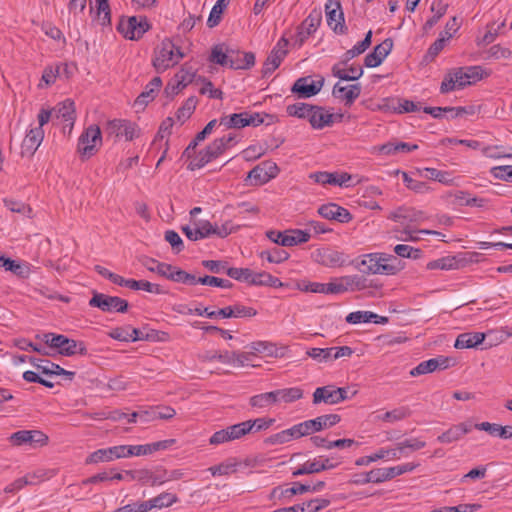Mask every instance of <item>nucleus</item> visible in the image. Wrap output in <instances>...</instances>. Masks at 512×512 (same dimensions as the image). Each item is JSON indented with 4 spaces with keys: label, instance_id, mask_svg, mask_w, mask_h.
<instances>
[{
    "label": "nucleus",
    "instance_id": "obj_16",
    "mask_svg": "<svg viewBox=\"0 0 512 512\" xmlns=\"http://www.w3.org/2000/svg\"><path fill=\"white\" fill-rule=\"evenodd\" d=\"M324 85V78L314 81L310 76L301 77L295 81L291 91L299 98H310L318 94Z\"/></svg>",
    "mask_w": 512,
    "mask_h": 512
},
{
    "label": "nucleus",
    "instance_id": "obj_39",
    "mask_svg": "<svg viewBox=\"0 0 512 512\" xmlns=\"http://www.w3.org/2000/svg\"><path fill=\"white\" fill-rule=\"evenodd\" d=\"M336 396V388L333 386L318 387L313 393V403L319 404L324 402L330 405L337 404Z\"/></svg>",
    "mask_w": 512,
    "mask_h": 512
},
{
    "label": "nucleus",
    "instance_id": "obj_57",
    "mask_svg": "<svg viewBox=\"0 0 512 512\" xmlns=\"http://www.w3.org/2000/svg\"><path fill=\"white\" fill-rule=\"evenodd\" d=\"M508 152L507 149L504 146H487L482 149L483 155L489 158H502V157H512V148L509 149Z\"/></svg>",
    "mask_w": 512,
    "mask_h": 512
},
{
    "label": "nucleus",
    "instance_id": "obj_23",
    "mask_svg": "<svg viewBox=\"0 0 512 512\" xmlns=\"http://www.w3.org/2000/svg\"><path fill=\"white\" fill-rule=\"evenodd\" d=\"M30 363L38 370L39 373L44 375H64L69 380L75 376V372L65 370L60 365L50 362L49 360L30 358Z\"/></svg>",
    "mask_w": 512,
    "mask_h": 512
},
{
    "label": "nucleus",
    "instance_id": "obj_31",
    "mask_svg": "<svg viewBox=\"0 0 512 512\" xmlns=\"http://www.w3.org/2000/svg\"><path fill=\"white\" fill-rule=\"evenodd\" d=\"M471 431V425L467 423H459L450 427L447 431L437 437L440 443H452L460 440L465 434Z\"/></svg>",
    "mask_w": 512,
    "mask_h": 512
},
{
    "label": "nucleus",
    "instance_id": "obj_32",
    "mask_svg": "<svg viewBox=\"0 0 512 512\" xmlns=\"http://www.w3.org/2000/svg\"><path fill=\"white\" fill-rule=\"evenodd\" d=\"M333 117L334 115L327 112L324 108L314 106L309 122L314 129H322L332 125Z\"/></svg>",
    "mask_w": 512,
    "mask_h": 512
},
{
    "label": "nucleus",
    "instance_id": "obj_6",
    "mask_svg": "<svg viewBox=\"0 0 512 512\" xmlns=\"http://www.w3.org/2000/svg\"><path fill=\"white\" fill-rule=\"evenodd\" d=\"M189 313H195L199 316L205 314L208 318L223 317V318H245L253 317L257 314V311L252 307H247L241 304H235L219 309L218 311H209L208 308L201 310L196 308L195 310L189 309Z\"/></svg>",
    "mask_w": 512,
    "mask_h": 512
},
{
    "label": "nucleus",
    "instance_id": "obj_25",
    "mask_svg": "<svg viewBox=\"0 0 512 512\" xmlns=\"http://www.w3.org/2000/svg\"><path fill=\"white\" fill-rule=\"evenodd\" d=\"M228 57V66L231 69H250L255 64V55L252 52H241L230 48Z\"/></svg>",
    "mask_w": 512,
    "mask_h": 512
},
{
    "label": "nucleus",
    "instance_id": "obj_4",
    "mask_svg": "<svg viewBox=\"0 0 512 512\" xmlns=\"http://www.w3.org/2000/svg\"><path fill=\"white\" fill-rule=\"evenodd\" d=\"M140 445H119L105 449H98L86 458V464H98L101 462H110L114 459L126 458L131 456H142L138 452Z\"/></svg>",
    "mask_w": 512,
    "mask_h": 512
},
{
    "label": "nucleus",
    "instance_id": "obj_60",
    "mask_svg": "<svg viewBox=\"0 0 512 512\" xmlns=\"http://www.w3.org/2000/svg\"><path fill=\"white\" fill-rule=\"evenodd\" d=\"M486 56H485V59H507L511 56V51L510 49L506 48V47H502L501 45L499 44H496V45H493L492 47H490L486 52H485Z\"/></svg>",
    "mask_w": 512,
    "mask_h": 512
},
{
    "label": "nucleus",
    "instance_id": "obj_11",
    "mask_svg": "<svg viewBox=\"0 0 512 512\" xmlns=\"http://www.w3.org/2000/svg\"><path fill=\"white\" fill-rule=\"evenodd\" d=\"M181 231L190 241H198L214 235V225L208 220L193 219L191 224L182 225Z\"/></svg>",
    "mask_w": 512,
    "mask_h": 512
},
{
    "label": "nucleus",
    "instance_id": "obj_13",
    "mask_svg": "<svg viewBox=\"0 0 512 512\" xmlns=\"http://www.w3.org/2000/svg\"><path fill=\"white\" fill-rule=\"evenodd\" d=\"M327 24L338 34H345L347 27L345 26L344 14L339 0H328L325 5Z\"/></svg>",
    "mask_w": 512,
    "mask_h": 512
},
{
    "label": "nucleus",
    "instance_id": "obj_53",
    "mask_svg": "<svg viewBox=\"0 0 512 512\" xmlns=\"http://www.w3.org/2000/svg\"><path fill=\"white\" fill-rule=\"evenodd\" d=\"M228 3L227 0H218L216 2L207 20L208 27L213 28L219 24L222 12L227 7Z\"/></svg>",
    "mask_w": 512,
    "mask_h": 512
},
{
    "label": "nucleus",
    "instance_id": "obj_33",
    "mask_svg": "<svg viewBox=\"0 0 512 512\" xmlns=\"http://www.w3.org/2000/svg\"><path fill=\"white\" fill-rule=\"evenodd\" d=\"M448 7L449 3L446 0H433L430 7L433 16L425 22L423 29L425 31L432 29L434 25H436L438 21L446 14Z\"/></svg>",
    "mask_w": 512,
    "mask_h": 512
},
{
    "label": "nucleus",
    "instance_id": "obj_49",
    "mask_svg": "<svg viewBox=\"0 0 512 512\" xmlns=\"http://www.w3.org/2000/svg\"><path fill=\"white\" fill-rule=\"evenodd\" d=\"M452 38V33L447 32V36H444L443 33H440L438 39H436L428 48L427 53L425 55L426 59L433 60L445 47L446 43Z\"/></svg>",
    "mask_w": 512,
    "mask_h": 512
},
{
    "label": "nucleus",
    "instance_id": "obj_37",
    "mask_svg": "<svg viewBox=\"0 0 512 512\" xmlns=\"http://www.w3.org/2000/svg\"><path fill=\"white\" fill-rule=\"evenodd\" d=\"M0 262L1 266L4 267L6 271H10L20 278H28L30 275V268L26 264H22L6 256L0 257Z\"/></svg>",
    "mask_w": 512,
    "mask_h": 512
},
{
    "label": "nucleus",
    "instance_id": "obj_34",
    "mask_svg": "<svg viewBox=\"0 0 512 512\" xmlns=\"http://www.w3.org/2000/svg\"><path fill=\"white\" fill-rule=\"evenodd\" d=\"M140 263L150 272L157 273L158 275L168 279L169 272L173 265L164 262H159L154 258L143 256L139 259Z\"/></svg>",
    "mask_w": 512,
    "mask_h": 512
},
{
    "label": "nucleus",
    "instance_id": "obj_29",
    "mask_svg": "<svg viewBox=\"0 0 512 512\" xmlns=\"http://www.w3.org/2000/svg\"><path fill=\"white\" fill-rule=\"evenodd\" d=\"M360 94V84L341 86L339 83H336L332 90V95L334 97L342 98L345 101L346 106H351L354 103V101L360 96Z\"/></svg>",
    "mask_w": 512,
    "mask_h": 512
},
{
    "label": "nucleus",
    "instance_id": "obj_51",
    "mask_svg": "<svg viewBox=\"0 0 512 512\" xmlns=\"http://www.w3.org/2000/svg\"><path fill=\"white\" fill-rule=\"evenodd\" d=\"M175 443L174 439H168V440H162L157 441L150 444H144L140 445V448L138 449V452L142 453L143 455H149L156 451L165 450L172 446Z\"/></svg>",
    "mask_w": 512,
    "mask_h": 512
},
{
    "label": "nucleus",
    "instance_id": "obj_22",
    "mask_svg": "<svg viewBox=\"0 0 512 512\" xmlns=\"http://www.w3.org/2000/svg\"><path fill=\"white\" fill-rule=\"evenodd\" d=\"M315 261L326 267H341L346 262L344 253L333 249H318L314 255Z\"/></svg>",
    "mask_w": 512,
    "mask_h": 512
},
{
    "label": "nucleus",
    "instance_id": "obj_17",
    "mask_svg": "<svg viewBox=\"0 0 512 512\" xmlns=\"http://www.w3.org/2000/svg\"><path fill=\"white\" fill-rule=\"evenodd\" d=\"M278 172L279 168L276 163L264 161L248 173V179L252 180L254 185H262L275 178Z\"/></svg>",
    "mask_w": 512,
    "mask_h": 512
},
{
    "label": "nucleus",
    "instance_id": "obj_12",
    "mask_svg": "<svg viewBox=\"0 0 512 512\" xmlns=\"http://www.w3.org/2000/svg\"><path fill=\"white\" fill-rule=\"evenodd\" d=\"M104 131L108 137L114 138L115 140L124 136L127 141H130L137 136L136 125L127 120H110L106 123Z\"/></svg>",
    "mask_w": 512,
    "mask_h": 512
},
{
    "label": "nucleus",
    "instance_id": "obj_30",
    "mask_svg": "<svg viewBox=\"0 0 512 512\" xmlns=\"http://www.w3.org/2000/svg\"><path fill=\"white\" fill-rule=\"evenodd\" d=\"M162 86V80L160 77H154L145 87L144 91L136 98L134 102L135 107H145L151 102L157 95L160 87Z\"/></svg>",
    "mask_w": 512,
    "mask_h": 512
},
{
    "label": "nucleus",
    "instance_id": "obj_15",
    "mask_svg": "<svg viewBox=\"0 0 512 512\" xmlns=\"http://www.w3.org/2000/svg\"><path fill=\"white\" fill-rule=\"evenodd\" d=\"M51 339L52 344L55 346V349H58V353L62 356H73L76 354L87 355L88 351L83 342H78L74 339H70L65 335L59 334L57 337Z\"/></svg>",
    "mask_w": 512,
    "mask_h": 512
},
{
    "label": "nucleus",
    "instance_id": "obj_47",
    "mask_svg": "<svg viewBox=\"0 0 512 512\" xmlns=\"http://www.w3.org/2000/svg\"><path fill=\"white\" fill-rule=\"evenodd\" d=\"M274 421V419L257 418L255 420L241 422V425L244 427V433L246 435L250 432L266 430L274 423Z\"/></svg>",
    "mask_w": 512,
    "mask_h": 512
},
{
    "label": "nucleus",
    "instance_id": "obj_21",
    "mask_svg": "<svg viewBox=\"0 0 512 512\" xmlns=\"http://www.w3.org/2000/svg\"><path fill=\"white\" fill-rule=\"evenodd\" d=\"M44 139V131L41 127L32 128L26 134L21 145V156L32 157Z\"/></svg>",
    "mask_w": 512,
    "mask_h": 512
},
{
    "label": "nucleus",
    "instance_id": "obj_14",
    "mask_svg": "<svg viewBox=\"0 0 512 512\" xmlns=\"http://www.w3.org/2000/svg\"><path fill=\"white\" fill-rule=\"evenodd\" d=\"M321 19V12L316 10L312 11L297 28L294 45L301 47L309 36L317 30L321 23Z\"/></svg>",
    "mask_w": 512,
    "mask_h": 512
},
{
    "label": "nucleus",
    "instance_id": "obj_59",
    "mask_svg": "<svg viewBox=\"0 0 512 512\" xmlns=\"http://www.w3.org/2000/svg\"><path fill=\"white\" fill-rule=\"evenodd\" d=\"M226 274L238 281H243L251 284L252 270L249 268H227Z\"/></svg>",
    "mask_w": 512,
    "mask_h": 512
},
{
    "label": "nucleus",
    "instance_id": "obj_18",
    "mask_svg": "<svg viewBox=\"0 0 512 512\" xmlns=\"http://www.w3.org/2000/svg\"><path fill=\"white\" fill-rule=\"evenodd\" d=\"M454 360L445 356H438L419 363L410 371V375L415 377L436 371L437 369H447L453 365Z\"/></svg>",
    "mask_w": 512,
    "mask_h": 512
},
{
    "label": "nucleus",
    "instance_id": "obj_43",
    "mask_svg": "<svg viewBox=\"0 0 512 512\" xmlns=\"http://www.w3.org/2000/svg\"><path fill=\"white\" fill-rule=\"evenodd\" d=\"M460 261L455 256H445L427 263L428 270H454L459 268Z\"/></svg>",
    "mask_w": 512,
    "mask_h": 512
},
{
    "label": "nucleus",
    "instance_id": "obj_44",
    "mask_svg": "<svg viewBox=\"0 0 512 512\" xmlns=\"http://www.w3.org/2000/svg\"><path fill=\"white\" fill-rule=\"evenodd\" d=\"M252 285L270 286V287H281L282 282L267 272L254 273L252 271L251 276Z\"/></svg>",
    "mask_w": 512,
    "mask_h": 512
},
{
    "label": "nucleus",
    "instance_id": "obj_26",
    "mask_svg": "<svg viewBox=\"0 0 512 512\" xmlns=\"http://www.w3.org/2000/svg\"><path fill=\"white\" fill-rule=\"evenodd\" d=\"M390 219L405 224V223H420L424 221L425 216L424 213L420 210H416L411 207H399L395 211H393L390 216Z\"/></svg>",
    "mask_w": 512,
    "mask_h": 512
},
{
    "label": "nucleus",
    "instance_id": "obj_54",
    "mask_svg": "<svg viewBox=\"0 0 512 512\" xmlns=\"http://www.w3.org/2000/svg\"><path fill=\"white\" fill-rule=\"evenodd\" d=\"M197 105V99L195 97H189L183 106H181L176 113V117L182 123L190 118Z\"/></svg>",
    "mask_w": 512,
    "mask_h": 512
},
{
    "label": "nucleus",
    "instance_id": "obj_19",
    "mask_svg": "<svg viewBox=\"0 0 512 512\" xmlns=\"http://www.w3.org/2000/svg\"><path fill=\"white\" fill-rule=\"evenodd\" d=\"M245 436L244 427L241 423L228 426L225 429L216 431L209 439L210 445H219L226 442L234 441Z\"/></svg>",
    "mask_w": 512,
    "mask_h": 512
},
{
    "label": "nucleus",
    "instance_id": "obj_38",
    "mask_svg": "<svg viewBox=\"0 0 512 512\" xmlns=\"http://www.w3.org/2000/svg\"><path fill=\"white\" fill-rule=\"evenodd\" d=\"M310 234L300 229L286 230V238L280 240L281 246L291 247L307 242Z\"/></svg>",
    "mask_w": 512,
    "mask_h": 512
},
{
    "label": "nucleus",
    "instance_id": "obj_64",
    "mask_svg": "<svg viewBox=\"0 0 512 512\" xmlns=\"http://www.w3.org/2000/svg\"><path fill=\"white\" fill-rule=\"evenodd\" d=\"M250 347L253 355L260 353L266 356H272L276 351L275 345L266 341L253 342Z\"/></svg>",
    "mask_w": 512,
    "mask_h": 512
},
{
    "label": "nucleus",
    "instance_id": "obj_48",
    "mask_svg": "<svg viewBox=\"0 0 512 512\" xmlns=\"http://www.w3.org/2000/svg\"><path fill=\"white\" fill-rule=\"evenodd\" d=\"M315 105H310L307 103H295L292 105H288L286 108V112L289 116L297 117V118H307L309 120L310 115L314 109Z\"/></svg>",
    "mask_w": 512,
    "mask_h": 512
},
{
    "label": "nucleus",
    "instance_id": "obj_62",
    "mask_svg": "<svg viewBox=\"0 0 512 512\" xmlns=\"http://www.w3.org/2000/svg\"><path fill=\"white\" fill-rule=\"evenodd\" d=\"M164 238L171 245V248L175 253L178 254L184 250V243L179 234L174 230H167Z\"/></svg>",
    "mask_w": 512,
    "mask_h": 512
},
{
    "label": "nucleus",
    "instance_id": "obj_3",
    "mask_svg": "<svg viewBox=\"0 0 512 512\" xmlns=\"http://www.w3.org/2000/svg\"><path fill=\"white\" fill-rule=\"evenodd\" d=\"M303 397L302 389L291 387L254 395L249 403L252 407L266 408L279 402L291 403Z\"/></svg>",
    "mask_w": 512,
    "mask_h": 512
},
{
    "label": "nucleus",
    "instance_id": "obj_58",
    "mask_svg": "<svg viewBox=\"0 0 512 512\" xmlns=\"http://www.w3.org/2000/svg\"><path fill=\"white\" fill-rule=\"evenodd\" d=\"M394 252L403 258H411L418 259L422 255V251L417 248H413L412 246L406 244H398L394 247Z\"/></svg>",
    "mask_w": 512,
    "mask_h": 512
},
{
    "label": "nucleus",
    "instance_id": "obj_27",
    "mask_svg": "<svg viewBox=\"0 0 512 512\" xmlns=\"http://www.w3.org/2000/svg\"><path fill=\"white\" fill-rule=\"evenodd\" d=\"M341 420L340 416L338 414H327L319 416L315 419L304 421V426L307 430V435H310L314 432H318L323 430L324 428H329L337 423H339Z\"/></svg>",
    "mask_w": 512,
    "mask_h": 512
},
{
    "label": "nucleus",
    "instance_id": "obj_36",
    "mask_svg": "<svg viewBox=\"0 0 512 512\" xmlns=\"http://www.w3.org/2000/svg\"><path fill=\"white\" fill-rule=\"evenodd\" d=\"M332 74L340 80L355 81L363 75V69L355 66H350L348 69H345L341 67L340 64H335L332 67Z\"/></svg>",
    "mask_w": 512,
    "mask_h": 512
},
{
    "label": "nucleus",
    "instance_id": "obj_56",
    "mask_svg": "<svg viewBox=\"0 0 512 512\" xmlns=\"http://www.w3.org/2000/svg\"><path fill=\"white\" fill-rule=\"evenodd\" d=\"M373 318H377V314L371 311H355L347 315L346 321L350 324H359L371 322Z\"/></svg>",
    "mask_w": 512,
    "mask_h": 512
},
{
    "label": "nucleus",
    "instance_id": "obj_45",
    "mask_svg": "<svg viewBox=\"0 0 512 512\" xmlns=\"http://www.w3.org/2000/svg\"><path fill=\"white\" fill-rule=\"evenodd\" d=\"M287 45L288 40L285 37H282L268 55L267 60H269L272 64L279 66L287 55Z\"/></svg>",
    "mask_w": 512,
    "mask_h": 512
},
{
    "label": "nucleus",
    "instance_id": "obj_50",
    "mask_svg": "<svg viewBox=\"0 0 512 512\" xmlns=\"http://www.w3.org/2000/svg\"><path fill=\"white\" fill-rule=\"evenodd\" d=\"M247 122L248 126H259L260 124L270 125L277 121V117L275 115L267 114V113H248L247 112Z\"/></svg>",
    "mask_w": 512,
    "mask_h": 512
},
{
    "label": "nucleus",
    "instance_id": "obj_55",
    "mask_svg": "<svg viewBox=\"0 0 512 512\" xmlns=\"http://www.w3.org/2000/svg\"><path fill=\"white\" fill-rule=\"evenodd\" d=\"M409 415V411L407 408L400 407L396 408L392 411L385 412L382 415H377L376 418L378 420L384 421V422H396L400 421L402 419H405Z\"/></svg>",
    "mask_w": 512,
    "mask_h": 512
},
{
    "label": "nucleus",
    "instance_id": "obj_63",
    "mask_svg": "<svg viewBox=\"0 0 512 512\" xmlns=\"http://www.w3.org/2000/svg\"><path fill=\"white\" fill-rule=\"evenodd\" d=\"M346 290H362L366 288V279L359 275L342 277Z\"/></svg>",
    "mask_w": 512,
    "mask_h": 512
},
{
    "label": "nucleus",
    "instance_id": "obj_20",
    "mask_svg": "<svg viewBox=\"0 0 512 512\" xmlns=\"http://www.w3.org/2000/svg\"><path fill=\"white\" fill-rule=\"evenodd\" d=\"M393 48V41L390 38L385 39L382 43L374 47L373 51L366 55L364 64L366 67L374 68L379 66L383 60L389 55Z\"/></svg>",
    "mask_w": 512,
    "mask_h": 512
},
{
    "label": "nucleus",
    "instance_id": "obj_8",
    "mask_svg": "<svg viewBox=\"0 0 512 512\" xmlns=\"http://www.w3.org/2000/svg\"><path fill=\"white\" fill-rule=\"evenodd\" d=\"M102 142L101 130L97 125H90L78 139V152L83 157H91Z\"/></svg>",
    "mask_w": 512,
    "mask_h": 512
},
{
    "label": "nucleus",
    "instance_id": "obj_1",
    "mask_svg": "<svg viewBox=\"0 0 512 512\" xmlns=\"http://www.w3.org/2000/svg\"><path fill=\"white\" fill-rule=\"evenodd\" d=\"M363 274L395 275L402 267L396 256L386 254H368L357 265Z\"/></svg>",
    "mask_w": 512,
    "mask_h": 512
},
{
    "label": "nucleus",
    "instance_id": "obj_2",
    "mask_svg": "<svg viewBox=\"0 0 512 512\" xmlns=\"http://www.w3.org/2000/svg\"><path fill=\"white\" fill-rule=\"evenodd\" d=\"M483 77V70L480 66L461 67L450 72L442 81L441 93H448L455 89L464 88Z\"/></svg>",
    "mask_w": 512,
    "mask_h": 512
},
{
    "label": "nucleus",
    "instance_id": "obj_10",
    "mask_svg": "<svg viewBox=\"0 0 512 512\" xmlns=\"http://www.w3.org/2000/svg\"><path fill=\"white\" fill-rule=\"evenodd\" d=\"M8 440L14 446L28 444L33 448L48 444V436L40 430H19L10 435Z\"/></svg>",
    "mask_w": 512,
    "mask_h": 512
},
{
    "label": "nucleus",
    "instance_id": "obj_35",
    "mask_svg": "<svg viewBox=\"0 0 512 512\" xmlns=\"http://www.w3.org/2000/svg\"><path fill=\"white\" fill-rule=\"evenodd\" d=\"M54 116L57 119H61L64 122H69L73 125L75 120V107L74 102L71 100H65L59 103L54 109Z\"/></svg>",
    "mask_w": 512,
    "mask_h": 512
},
{
    "label": "nucleus",
    "instance_id": "obj_41",
    "mask_svg": "<svg viewBox=\"0 0 512 512\" xmlns=\"http://www.w3.org/2000/svg\"><path fill=\"white\" fill-rule=\"evenodd\" d=\"M247 112L234 113L228 116H223L219 120V124L225 126L227 129H240L248 126Z\"/></svg>",
    "mask_w": 512,
    "mask_h": 512
},
{
    "label": "nucleus",
    "instance_id": "obj_61",
    "mask_svg": "<svg viewBox=\"0 0 512 512\" xmlns=\"http://www.w3.org/2000/svg\"><path fill=\"white\" fill-rule=\"evenodd\" d=\"M213 159L214 158L210 156V154L208 153V150L204 148L197 154V156L193 160L190 161L188 169L192 171L195 169H200Z\"/></svg>",
    "mask_w": 512,
    "mask_h": 512
},
{
    "label": "nucleus",
    "instance_id": "obj_7",
    "mask_svg": "<svg viewBox=\"0 0 512 512\" xmlns=\"http://www.w3.org/2000/svg\"><path fill=\"white\" fill-rule=\"evenodd\" d=\"M117 29L126 39L139 40L150 29V24L146 17L131 16L121 19Z\"/></svg>",
    "mask_w": 512,
    "mask_h": 512
},
{
    "label": "nucleus",
    "instance_id": "obj_42",
    "mask_svg": "<svg viewBox=\"0 0 512 512\" xmlns=\"http://www.w3.org/2000/svg\"><path fill=\"white\" fill-rule=\"evenodd\" d=\"M311 489L310 485L301 484L299 482H295L294 486L291 488H282V487H276L272 490L271 496L272 497H291L296 494H304L306 492H309Z\"/></svg>",
    "mask_w": 512,
    "mask_h": 512
},
{
    "label": "nucleus",
    "instance_id": "obj_5",
    "mask_svg": "<svg viewBox=\"0 0 512 512\" xmlns=\"http://www.w3.org/2000/svg\"><path fill=\"white\" fill-rule=\"evenodd\" d=\"M183 57L184 53L179 47L175 46L170 39H164L155 52L153 66L157 72H164L176 65Z\"/></svg>",
    "mask_w": 512,
    "mask_h": 512
},
{
    "label": "nucleus",
    "instance_id": "obj_52",
    "mask_svg": "<svg viewBox=\"0 0 512 512\" xmlns=\"http://www.w3.org/2000/svg\"><path fill=\"white\" fill-rule=\"evenodd\" d=\"M229 49L224 50L223 45H215L212 48L211 55L209 57L210 62L219 64L221 66H228Z\"/></svg>",
    "mask_w": 512,
    "mask_h": 512
},
{
    "label": "nucleus",
    "instance_id": "obj_46",
    "mask_svg": "<svg viewBox=\"0 0 512 512\" xmlns=\"http://www.w3.org/2000/svg\"><path fill=\"white\" fill-rule=\"evenodd\" d=\"M168 279L177 283H184L189 285L199 283L198 278H196L195 275L190 274L176 266L172 267L171 272H169Z\"/></svg>",
    "mask_w": 512,
    "mask_h": 512
},
{
    "label": "nucleus",
    "instance_id": "obj_9",
    "mask_svg": "<svg viewBox=\"0 0 512 512\" xmlns=\"http://www.w3.org/2000/svg\"><path fill=\"white\" fill-rule=\"evenodd\" d=\"M91 307H97L103 312L125 313L128 310V302L117 296H109L103 293H94L89 300Z\"/></svg>",
    "mask_w": 512,
    "mask_h": 512
},
{
    "label": "nucleus",
    "instance_id": "obj_24",
    "mask_svg": "<svg viewBox=\"0 0 512 512\" xmlns=\"http://www.w3.org/2000/svg\"><path fill=\"white\" fill-rule=\"evenodd\" d=\"M318 213L325 219L336 220L340 223H348L352 220L351 213L335 203L321 205Z\"/></svg>",
    "mask_w": 512,
    "mask_h": 512
},
{
    "label": "nucleus",
    "instance_id": "obj_28",
    "mask_svg": "<svg viewBox=\"0 0 512 512\" xmlns=\"http://www.w3.org/2000/svg\"><path fill=\"white\" fill-rule=\"evenodd\" d=\"M492 332L488 334L481 332H467L458 335L454 347L456 349H468L477 347L479 344L484 343L486 337H490Z\"/></svg>",
    "mask_w": 512,
    "mask_h": 512
},
{
    "label": "nucleus",
    "instance_id": "obj_40",
    "mask_svg": "<svg viewBox=\"0 0 512 512\" xmlns=\"http://www.w3.org/2000/svg\"><path fill=\"white\" fill-rule=\"evenodd\" d=\"M177 501L178 497L175 494L169 492H162L158 496L145 502L147 504V508L149 511L153 508L162 509L165 507H170Z\"/></svg>",
    "mask_w": 512,
    "mask_h": 512
}]
</instances>
